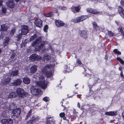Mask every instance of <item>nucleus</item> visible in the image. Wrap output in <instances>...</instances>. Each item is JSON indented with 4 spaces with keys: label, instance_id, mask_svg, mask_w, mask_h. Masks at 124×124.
<instances>
[{
    "label": "nucleus",
    "instance_id": "1",
    "mask_svg": "<svg viewBox=\"0 0 124 124\" xmlns=\"http://www.w3.org/2000/svg\"><path fill=\"white\" fill-rule=\"evenodd\" d=\"M42 39L40 37H39L35 42H33L32 46L34 47H38L39 49L40 50L43 47L44 44L41 42Z\"/></svg>",
    "mask_w": 124,
    "mask_h": 124
},
{
    "label": "nucleus",
    "instance_id": "2",
    "mask_svg": "<svg viewBox=\"0 0 124 124\" xmlns=\"http://www.w3.org/2000/svg\"><path fill=\"white\" fill-rule=\"evenodd\" d=\"M51 66V64L47 65L42 70L46 77L48 78L51 77L52 75V73L50 71V67Z\"/></svg>",
    "mask_w": 124,
    "mask_h": 124
},
{
    "label": "nucleus",
    "instance_id": "3",
    "mask_svg": "<svg viewBox=\"0 0 124 124\" xmlns=\"http://www.w3.org/2000/svg\"><path fill=\"white\" fill-rule=\"evenodd\" d=\"M39 79V81L37 82V84L42 89H46L47 87V85L45 83V77L42 76H41Z\"/></svg>",
    "mask_w": 124,
    "mask_h": 124
},
{
    "label": "nucleus",
    "instance_id": "4",
    "mask_svg": "<svg viewBox=\"0 0 124 124\" xmlns=\"http://www.w3.org/2000/svg\"><path fill=\"white\" fill-rule=\"evenodd\" d=\"M30 91L31 94L33 95L39 94L40 92V90L38 89V87L36 86H31L30 88Z\"/></svg>",
    "mask_w": 124,
    "mask_h": 124
},
{
    "label": "nucleus",
    "instance_id": "5",
    "mask_svg": "<svg viewBox=\"0 0 124 124\" xmlns=\"http://www.w3.org/2000/svg\"><path fill=\"white\" fill-rule=\"evenodd\" d=\"M21 113L20 109L19 108H17L14 110L11 113V115L13 118L18 117Z\"/></svg>",
    "mask_w": 124,
    "mask_h": 124
},
{
    "label": "nucleus",
    "instance_id": "6",
    "mask_svg": "<svg viewBox=\"0 0 124 124\" xmlns=\"http://www.w3.org/2000/svg\"><path fill=\"white\" fill-rule=\"evenodd\" d=\"M88 18V16H82L72 19L71 21L74 23H78L84 21Z\"/></svg>",
    "mask_w": 124,
    "mask_h": 124
},
{
    "label": "nucleus",
    "instance_id": "7",
    "mask_svg": "<svg viewBox=\"0 0 124 124\" xmlns=\"http://www.w3.org/2000/svg\"><path fill=\"white\" fill-rule=\"evenodd\" d=\"M16 92L17 95L20 97L23 98L25 96V93L23 90L20 88H17Z\"/></svg>",
    "mask_w": 124,
    "mask_h": 124
},
{
    "label": "nucleus",
    "instance_id": "8",
    "mask_svg": "<svg viewBox=\"0 0 124 124\" xmlns=\"http://www.w3.org/2000/svg\"><path fill=\"white\" fill-rule=\"evenodd\" d=\"M28 27L25 25H23L21 26V33L24 35H26L28 32Z\"/></svg>",
    "mask_w": 124,
    "mask_h": 124
},
{
    "label": "nucleus",
    "instance_id": "9",
    "mask_svg": "<svg viewBox=\"0 0 124 124\" xmlns=\"http://www.w3.org/2000/svg\"><path fill=\"white\" fill-rule=\"evenodd\" d=\"M41 58V56L36 54H32L30 57V59L32 61L39 60Z\"/></svg>",
    "mask_w": 124,
    "mask_h": 124
},
{
    "label": "nucleus",
    "instance_id": "10",
    "mask_svg": "<svg viewBox=\"0 0 124 124\" xmlns=\"http://www.w3.org/2000/svg\"><path fill=\"white\" fill-rule=\"evenodd\" d=\"M2 124H12L13 121L10 119H2L1 120Z\"/></svg>",
    "mask_w": 124,
    "mask_h": 124
},
{
    "label": "nucleus",
    "instance_id": "11",
    "mask_svg": "<svg viewBox=\"0 0 124 124\" xmlns=\"http://www.w3.org/2000/svg\"><path fill=\"white\" fill-rule=\"evenodd\" d=\"M34 23L35 25L39 28L41 27L42 26V21L40 19L36 20Z\"/></svg>",
    "mask_w": 124,
    "mask_h": 124
},
{
    "label": "nucleus",
    "instance_id": "12",
    "mask_svg": "<svg viewBox=\"0 0 124 124\" xmlns=\"http://www.w3.org/2000/svg\"><path fill=\"white\" fill-rule=\"evenodd\" d=\"M39 119V117L37 116L32 117L31 119L29 121L28 123L30 124H32L37 121Z\"/></svg>",
    "mask_w": 124,
    "mask_h": 124
},
{
    "label": "nucleus",
    "instance_id": "13",
    "mask_svg": "<svg viewBox=\"0 0 124 124\" xmlns=\"http://www.w3.org/2000/svg\"><path fill=\"white\" fill-rule=\"evenodd\" d=\"M15 105L14 103H11L9 106V107H8V106H5L4 107V108H6V111H7V112H8L9 110V109L10 110H14V109L15 108Z\"/></svg>",
    "mask_w": 124,
    "mask_h": 124
},
{
    "label": "nucleus",
    "instance_id": "14",
    "mask_svg": "<svg viewBox=\"0 0 124 124\" xmlns=\"http://www.w3.org/2000/svg\"><path fill=\"white\" fill-rule=\"evenodd\" d=\"M55 22L56 25L57 27L63 26L65 25L63 22L60 20H56Z\"/></svg>",
    "mask_w": 124,
    "mask_h": 124
},
{
    "label": "nucleus",
    "instance_id": "15",
    "mask_svg": "<svg viewBox=\"0 0 124 124\" xmlns=\"http://www.w3.org/2000/svg\"><path fill=\"white\" fill-rule=\"evenodd\" d=\"M22 81L20 79H18L15 80L12 84L14 86H17L20 85Z\"/></svg>",
    "mask_w": 124,
    "mask_h": 124
},
{
    "label": "nucleus",
    "instance_id": "16",
    "mask_svg": "<svg viewBox=\"0 0 124 124\" xmlns=\"http://www.w3.org/2000/svg\"><path fill=\"white\" fill-rule=\"evenodd\" d=\"M81 7L80 6H78L77 7H73L72 8V11L76 13L78 12L79 11V10L80 9Z\"/></svg>",
    "mask_w": 124,
    "mask_h": 124
},
{
    "label": "nucleus",
    "instance_id": "17",
    "mask_svg": "<svg viewBox=\"0 0 124 124\" xmlns=\"http://www.w3.org/2000/svg\"><path fill=\"white\" fill-rule=\"evenodd\" d=\"M37 70V67L36 65L32 66L30 68V71L31 73L35 72Z\"/></svg>",
    "mask_w": 124,
    "mask_h": 124
},
{
    "label": "nucleus",
    "instance_id": "18",
    "mask_svg": "<svg viewBox=\"0 0 124 124\" xmlns=\"http://www.w3.org/2000/svg\"><path fill=\"white\" fill-rule=\"evenodd\" d=\"M1 31H7L8 28V26L6 25V24H3L1 25L0 26Z\"/></svg>",
    "mask_w": 124,
    "mask_h": 124
},
{
    "label": "nucleus",
    "instance_id": "19",
    "mask_svg": "<svg viewBox=\"0 0 124 124\" xmlns=\"http://www.w3.org/2000/svg\"><path fill=\"white\" fill-rule=\"evenodd\" d=\"M105 114L109 116H116L117 114V113L116 111L107 112L105 113Z\"/></svg>",
    "mask_w": 124,
    "mask_h": 124
},
{
    "label": "nucleus",
    "instance_id": "20",
    "mask_svg": "<svg viewBox=\"0 0 124 124\" xmlns=\"http://www.w3.org/2000/svg\"><path fill=\"white\" fill-rule=\"evenodd\" d=\"M80 35L82 37L84 38H86L88 36L86 32L85 31H81Z\"/></svg>",
    "mask_w": 124,
    "mask_h": 124
},
{
    "label": "nucleus",
    "instance_id": "21",
    "mask_svg": "<svg viewBox=\"0 0 124 124\" xmlns=\"http://www.w3.org/2000/svg\"><path fill=\"white\" fill-rule=\"evenodd\" d=\"M9 39V38L8 37H6L3 43V46L4 47H5L7 45Z\"/></svg>",
    "mask_w": 124,
    "mask_h": 124
},
{
    "label": "nucleus",
    "instance_id": "22",
    "mask_svg": "<svg viewBox=\"0 0 124 124\" xmlns=\"http://www.w3.org/2000/svg\"><path fill=\"white\" fill-rule=\"evenodd\" d=\"M9 39V38L8 37H6L3 43V46L4 47H5L7 45Z\"/></svg>",
    "mask_w": 124,
    "mask_h": 124
},
{
    "label": "nucleus",
    "instance_id": "23",
    "mask_svg": "<svg viewBox=\"0 0 124 124\" xmlns=\"http://www.w3.org/2000/svg\"><path fill=\"white\" fill-rule=\"evenodd\" d=\"M9 39V38L8 37H6L3 43V46L4 47H5L7 45Z\"/></svg>",
    "mask_w": 124,
    "mask_h": 124
},
{
    "label": "nucleus",
    "instance_id": "24",
    "mask_svg": "<svg viewBox=\"0 0 124 124\" xmlns=\"http://www.w3.org/2000/svg\"><path fill=\"white\" fill-rule=\"evenodd\" d=\"M4 110H5L6 111H4L2 112L1 116L4 118H6L7 116V114L8 112H7V111H6V108L4 109Z\"/></svg>",
    "mask_w": 124,
    "mask_h": 124
},
{
    "label": "nucleus",
    "instance_id": "25",
    "mask_svg": "<svg viewBox=\"0 0 124 124\" xmlns=\"http://www.w3.org/2000/svg\"><path fill=\"white\" fill-rule=\"evenodd\" d=\"M22 35L21 33H19L16 36H15V40L17 41H19L20 39H21Z\"/></svg>",
    "mask_w": 124,
    "mask_h": 124
},
{
    "label": "nucleus",
    "instance_id": "26",
    "mask_svg": "<svg viewBox=\"0 0 124 124\" xmlns=\"http://www.w3.org/2000/svg\"><path fill=\"white\" fill-rule=\"evenodd\" d=\"M23 82L26 84H29L30 83L29 79L27 77H25L23 79Z\"/></svg>",
    "mask_w": 124,
    "mask_h": 124
},
{
    "label": "nucleus",
    "instance_id": "27",
    "mask_svg": "<svg viewBox=\"0 0 124 124\" xmlns=\"http://www.w3.org/2000/svg\"><path fill=\"white\" fill-rule=\"evenodd\" d=\"M16 96V94L15 93L12 92L9 93L8 96V97L9 98H11L15 97Z\"/></svg>",
    "mask_w": 124,
    "mask_h": 124
},
{
    "label": "nucleus",
    "instance_id": "28",
    "mask_svg": "<svg viewBox=\"0 0 124 124\" xmlns=\"http://www.w3.org/2000/svg\"><path fill=\"white\" fill-rule=\"evenodd\" d=\"M50 59V56L48 55H45L43 57V60L45 61H48Z\"/></svg>",
    "mask_w": 124,
    "mask_h": 124
},
{
    "label": "nucleus",
    "instance_id": "29",
    "mask_svg": "<svg viewBox=\"0 0 124 124\" xmlns=\"http://www.w3.org/2000/svg\"><path fill=\"white\" fill-rule=\"evenodd\" d=\"M7 6L9 8H12L14 7V3L13 2H7Z\"/></svg>",
    "mask_w": 124,
    "mask_h": 124
},
{
    "label": "nucleus",
    "instance_id": "30",
    "mask_svg": "<svg viewBox=\"0 0 124 124\" xmlns=\"http://www.w3.org/2000/svg\"><path fill=\"white\" fill-rule=\"evenodd\" d=\"M18 70L13 71L11 73L10 76H16L18 74Z\"/></svg>",
    "mask_w": 124,
    "mask_h": 124
},
{
    "label": "nucleus",
    "instance_id": "31",
    "mask_svg": "<svg viewBox=\"0 0 124 124\" xmlns=\"http://www.w3.org/2000/svg\"><path fill=\"white\" fill-rule=\"evenodd\" d=\"M124 10L123 8L121 6H119L118 8V11L120 14L121 13H123Z\"/></svg>",
    "mask_w": 124,
    "mask_h": 124
},
{
    "label": "nucleus",
    "instance_id": "32",
    "mask_svg": "<svg viewBox=\"0 0 124 124\" xmlns=\"http://www.w3.org/2000/svg\"><path fill=\"white\" fill-rule=\"evenodd\" d=\"M10 78H6L4 82V84H9L10 82Z\"/></svg>",
    "mask_w": 124,
    "mask_h": 124
},
{
    "label": "nucleus",
    "instance_id": "33",
    "mask_svg": "<svg viewBox=\"0 0 124 124\" xmlns=\"http://www.w3.org/2000/svg\"><path fill=\"white\" fill-rule=\"evenodd\" d=\"M15 31V29L14 28H13L10 31V35L11 36H12L14 34Z\"/></svg>",
    "mask_w": 124,
    "mask_h": 124
},
{
    "label": "nucleus",
    "instance_id": "34",
    "mask_svg": "<svg viewBox=\"0 0 124 124\" xmlns=\"http://www.w3.org/2000/svg\"><path fill=\"white\" fill-rule=\"evenodd\" d=\"M32 112V110H30L29 112L27 114L26 116L25 117V119H27L29 117Z\"/></svg>",
    "mask_w": 124,
    "mask_h": 124
},
{
    "label": "nucleus",
    "instance_id": "35",
    "mask_svg": "<svg viewBox=\"0 0 124 124\" xmlns=\"http://www.w3.org/2000/svg\"><path fill=\"white\" fill-rule=\"evenodd\" d=\"M53 12H51L48 13H46L45 14V16L47 17H51L53 15Z\"/></svg>",
    "mask_w": 124,
    "mask_h": 124
},
{
    "label": "nucleus",
    "instance_id": "36",
    "mask_svg": "<svg viewBox=\"0 0 124 124\" xmlns=\"http://www.w3.org/2000/svg\"><path fill=\"white\" fill-rule=\"evenodd\" d=\"M36 38V34H34L33 36H31L30 38V41H33L34 39H35Z\"/></svg>",
    "mask_w": 124,
    "mask_h": 124
},
{
    "label": "nucleus",
    "instance_id": "37",
    "mask_svg": "<svg viewBox=\"0 0 124 124\" xmlns=\"http://www.w3.org/2000/svg\"><path fill=\"white\" fill-rule=\"evenodd\" d=\"M51 118L50 117L47 118L46 124H52L51 123V120H50Z\"/></svg>",
    "mask_w": 124,
    "mask_h": 124
},
{
    "label": "nucleus",
    "instance_id": "38",
    "mask_svg": "<svg viewBox=\"0 0 124 124\" xmlns=\"http://www.w3.org/2000/svg\"><path fill=\"white\" fill-rule=\"evenodd\" d=\"M89 11L90 12L94 14H96L98 13V11L92 10V9H90Z\"/></svg>",
    "mask_w": 124,
    "mask_h": 124
},
{
    "label": "nucleus",
    "instance_id": "39",
    "mask_svg": "<svg viewBox=\"0 0 124 124\" xmlns=\"http://www.w3.org/2000/svg\"><path fill=\"white\" fill-rule=\"evenodd\" d=\"M108 34L110 37H113L114 36V34L110 31H108Z\"/></svg>",
    "mask_w": 124,
    "mask_h": 124
},
{
    "label": "nucleus",
    "instance_id": "40",
    "mask_svg": "<svg viewBox=\"0 0 124 124\" xmlns=\"http://www.w3.org/2000/svg\"><path fill=\"white\" fill-rule=\"evenodd\" d=\"M113 51L115 54H121V52L118 51V50L117 49H114L113 50Z\"/></svg>",
    "mask_w": 124,
    "mask_h": 124
},
{
    "label": "nucleus",
    "instance_id": "41",
    "mask_svg": "<svg viewBox=\"0 0 124 124\" xmlns=\"http://www.w3.org/2000/svg\"><path fill=\"white\" fill-rule=\"evenodd\" d=\"M43 100L46 102H47L49 100V99L48 97H46L44 98L43 99Z\"/></svg>",
    "mask_w": 124,
    "mask_h": 124
},
{
    "label": "nucleus",
    "instance_id": "42",
    "mask_svg": "<svg viewBox=\"0 0 124 124\" xmlns=\"http://www.w3.org/2000/svg\"><path fill=\"white\" fill-rule=\"evenodd\" d=\"M48 26L47 25H46L45 26L44 28V30L45 32H46L47 31V30L48 28Z\"/></svg>",
    "mask_w": 124,
    "mask_h": 124
},
{
    "label": "nucleus",
    "instance_id": "43",
    "mask_svg": "<svg viewBox=\"0 0 124 124\" xmlns=\"http://www.w3.org/2000/svg\"><path fill=\"white\" fill-rule=\"evenodd\" d=\"M93 25L94 26V28L96 29V28L98 27V26L97 25V23L95 22H93Z\"/></svg>",
    "mask_w": 124,
    "mask_h": 124
},
{
    "label": "nucleus",
    "instance_id": "44",
    "mask_svg": "<svg viewBox=\"0 0 124 124\" xmlns=\"http://www.w3.org/2000/svg\"><path fill=\"white\" fill-rule=\"evenodd\" d=\"M59 115L61 117H62L65 116V114L64 113H61Z\"/></svg>",
    "mask_w": 124,
    "mask_h": 124
},
{
    "label": "nucleus",
    "instance_id": "45",
    "mask_svg": "<svg viewBox=\"0 0 124 124\" xmlns=\"http://www.w3.org/2000/svg\"><path fill=\"white\" fill-rule=\"evenodd\" d=\"M15 56V53H13L12 54L10 57V58L11 59H13Z\"/></svg>",
    "mask_w": 124,
    "mask_h": 124
},
{
    "label": "nucleus",
    "instance_id": "46",
    "mask_svg": "<svg viewBox=\"0 0 124 124\" xmlns=\"http://www.w3.org/2000/svg\"><path fill=\"white\" fill-rule=\"evenodd\" d=\"M60 8L62 10H66V9L67 8L66 7H60Z\"/></svg>",
    "mask_w": 124,
    "mask_h": 124
},
{
    "label": "nucleus",
    "instance_id": "47",
    "mask_svg": "<svg viewBox=\"0 0 124 124\" xmlns=\"http://www.w3.org/2000/svg\"><path fill=\"white\" fill-rule=\"evenodd\" d=\"M2 12H3L4 13H5L6 12V9L5 8H4L3 7H2Z\"/></svg>",
    "mask_w": 124,
    "mask_h": 124
},
{
    "label": "nucleus",
    "instance_id": "48",
    "mask_svg": "<svg viewBox=\"0 0 124 124\" xmlns=\"http://www.w3.org/2000/svg\"><path fill=\"white\" fill-rule=\"evenodd\" d=\"M77 62L78 63L80 64H81V61H80V60L79 59H77Z\"/></svg>",
    "mask_w": 124,
    "mask_h": 124
},
{
    "label": "nucleus",
    "instance_id": "49",
    "mask_svg": "<svg viewBox=\"0 0 124 124\" xmlns=\"http://www.w3.org/2000/svg\"><path fill=\"white\" fill-rule=\"evenodd\" d=\"M4 34L1 33L0 36V38L1 39H2L4 37Z\"/></svg>",
    "mask_w": 124,
    "mask_h": 124
},
{
    "label": "nucleus",
    "instance_id": "50",
    "mask_svg": "<svg viewBox=\"0 0 124 124\" xmlns=\"http://www.w3.org/2000/svg\"><path fill=\"white\" fill-rule=\"evenodd\" d=\"M121 4L123 6H124V0H121Z\"/></svg>",
    "mask_w": 124,
    "mask_h": 124
},
{
    "label": "nucleus",
    "instance_id": "51",
    "mask_svg": "<svg viewBox=\"0 0 124 124\" xmlns=\"http://www.w3.org/2000/svg\"><path fill=\"white\" fill-rule=\"evenodd\" d=\"M120 14L122 17L124 18V14L123 13H121Z\"/></svg>",
    "mask_w": 124,
    "mask_h": 124
},
{
    "label": "nucleus",
    "instance_id": "52",
    "mask_svg": "<svg viewBox=\"0 0 124 124\" xmlns=\"http://www.w3.org/2000/svg\"><path fill=\"white\" fill-rule=\"evenodd\" d=\"M120 75L121 77H122L123 78H124V75L123 74V73L122 71H121L120 73Z\"/></svg>",
    "mask_w": 124,
    "mask_h": 124
},
{
    "label": "nucleus",
    "instance_id": "53",
    "mask_svg": "<svg viewBox=\"0 0 124 124\" xmlns=\"http://www.w3.org/2000/svg\"><path fill=\"white\" fill-rule=\"evenodd\" d=\"M119 62L122 64H124V61L122 59H121V60Z\"/></svg>",
    "mask_w": 124,
    "mask_h": 124
},
{
    "label": "nucleus",
    "instance_id": "54",
    "mask_svg": "<svg viewBox=\"0 0 124 124\" xmlns=\"http://www.w3.org/2000/svg\"><path fill=\"white\" fill-rule=\"evenodd\" d=\"M14 2L13 0H8L7 2Z\"/></svg>",
    "mask_w": 124,
    "mask_h": 124
},
{
    "label": "nucleus",
    "instance_id": "55",
    "mask_svg": "<svg viewBox=\"0 0 124 124\" xmlns=\"http://www.w3.org/2000/svg\"><path fill=\"white\" fill-rule=\"evenodd\" d=\"M50 120H51V122H52L53 123H54V122H55V120H54V119H51Z\"/></svg>",
    "mask_w": 124,
    "mask_h": 124
},
{
    "label": "nucleus",
    "instance_id": "56",
    "mask_svg": "<svg viewBox=\"0 0 124 124\" xmlns=\"http://www.w3.org/2000/svg\"><path fill=\"white\" fill-rule=\"evenodd\" d=\"M53 9L54 11H56V12L57 13L58 12V11L55 8H53Z\"/></svg>",
    "mask_w": 124,
    "mask_h": 124
},
{
    "label": "nucleus",
    "instance_id": "57",
    "mask_svg": "<svg viewBox=\"0 0 124 124\" xmlns=\"http://www.w3.org/2000/svg\"><path fill=\"white\" fill-rule=\"evenodd\" d=\"M117 59L118 61H120L121 60V59L120 58L117 57Z\"/></svg>",
    "mask_w": 124,
    "mask_h": 124
},
{
    "label": "nucleus",
    "instance_id": "58",
    "mask_svg": "<svg viewBox=\"0 0 124 124\" xmlns=\"http://www.w3.org/2000/svg\"><path fill=\"white\" fill-rule=\"evenodd\" d=\"M77 107L79 108H80V104L79 103H78Z\"/></svg>",
    "mask_w": 124,
    "mask_h": 124
},
{
    "label": "nucleus",
    "instance_id": "59",
    "mask_svg": "<svg viewBox=\"0 0 124 124\" xmlns=\"http://www.w3.org/2000/svg\"><path fill=\"white\" fill-rule=\"evenodd\" d=\"M122 69V68L121 67H120L119 68V70L120 71H121Z\"/></svg>",
    "mask_w": 124,
    "mask_h": 124
},
{
    "label": "nucleus",
    "instance_id": "60",
    "mask_svg": "<svg viewBox=\"0 0 124 124\" xmlns=\"http://www.w3.org/2000/svg\"><path fill=\"white\" fill-rule=\"evenodd\" d=\"M2 0H0V4H1V6L2 5Z\"/></svg>",
    "mask_w": 124,
    "mask_h": 124
},
{
    "label": "nucleus",
    "instance_id": "61",
    "mask_svg": "<svg viewBox=\"0 0 124 124\" xmlns=\"http://www.w3.org/2000/svg\"><path fill=\"white\" fill-rule=\"evenodd\" d=\"M31 51V50L30 49H27V52H29Z\"/></svg>",
    "mask_w": 124,
    "mask_h": 124
},
{
    "label": "nucleus",
    "instance_id": "62",
    "mask_svg": "<svg viewBox=\"0 0 124 124\" xmlns=\"http://www.w3.org/2000/svg\"><path fill=\"white\" fill-rule=\"evenodd\" d=\"M63 117V119L64 120H66V117H65V116H64V117Z\"/></svg>",
    "mask_w": 124,
    "mask_h": 124
},
{
    "label": "nucleus",
    "instance_id": "63",
    "mask_svg": "<svg viewBox=\"0 0 124 124\" xmlns=\"http://www.w3.org/2000/svg\"><path fill=\"white\" fill-rule=\"evenodd\" d=\"M120 31L122 33V32H123V31L122 30V29H120Z\"/></svg>",
    "mask_w": 124,
    "mask_h": 124
},
{
    "label": "nucleus",
    "instance_id": "64",
    "mask_svg": "<svg viewBox=\"0 0 124 124\" xmlns=\"http://www.w3.org/2000/svg\"><path fill=\"white\" fill-rule=\"evenodd\" d=\"M123 112L122 113V116L123 118H124V115H123Z\"/></svg>",
    "mask_w": 124,
    "mask_h": 124
}]
</instances>
